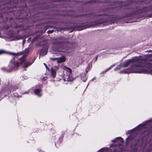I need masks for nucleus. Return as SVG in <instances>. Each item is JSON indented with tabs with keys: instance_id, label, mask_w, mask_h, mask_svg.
Segmentation results:
<instances>
[{
	"instance_id": "17",
	"label": "nucleus",
	"mask_w": 152,
	"mask_h": 152,
	"mask_svg": "<svg viewBox=\"0 0 152 152\" xmlns=\"http://www.w3.org/2000/svg\"><path fill=\"white\" fill-rule=\"evenodd\" d=\"M98 152H104V148L101 149Z\"/></svg>"
},
{
	"instance_id": "2",
	"label": "nucleus",
	"mask_w": 152,
	"mask_h": 152,
	"mask_svg": "<svg viewBox=\"0 0 152 152\" xmlns=\"http://www.w3.org/2000/svg\"><path fill=\"white\" fill-rule=\"evenodd\" d=\"M112 142L116 143L110 145V150L113 152H120L121 151L120 146L124 142V140L121 137H118L112 140Z\"/></svg>"
},
{
	"instance_id": "21",
	"label": "nucleus",
	"mask_w": 152,
	"mask_h": 152,
	"mask_svg": "<svg viewBox=\"0 0 152 152\" xmlns=\"http://www.w3.org/2000/svg\"><path fill=\"white\" fill-rule=\"evenodd\" d=\"M58 68H59L58 66H57V67H56V69H58Z\"/></svg>"
},
{
	"instance_id": "3",
	"label": "nucleus",
	"mask_w": 152,
	"mask_h": 152,
	"mask_svg": "<svg viewBox=\"0 0 152 152\" xmlns=\"http://www.w3.org/2000/svg\"><path fill=\"white\" fill-rule=\"evenodd\" d=\"M152 127V119L142 123L132 130L128 131L126 133L127 134L132 133L134 130L139 131L144 128H150Z\"/></svg>"
},
{
	"instance_id": "11",
	"label": "nucleus",
	"mask_w": 152,
	"mask_h": 152,
	"mask_svg": "<svg viewBox=\"0 0 152 152\" xmlns=\"http://www.w3.org/2000/svg\"><path fill=\"white\" fill-rule=\"evenodd\" d=\"M63 68L66 71L70 73L72 72V71L70 68L67 67L65 66H63Z\"/></svg>"
},
{
	"instance_id": "14",
	"label": "nucleus",
	"mask_w": 152,
	"mask_h": 152,
	"mask_svg": "<svg viewBox=\"0 0 152 152\" xmlns=\"http://www.w3.org/2000/svg\"><path fill=\"white\" fill-rule=\"evenodd\" d=\"M26 61V58L24 57H23L19 59V62L20 64H22Z\"/></svg>"
},
{
	"instance_id": "13",
	"label": "nucleus",
	"mask_w": 152,
	"mask_h": 152,
	"mask_svg": "<svg viewBox=\"0 0 152 152\" xmlns=\"http://www.w3.org/2000/svg\"><path fill=\"white\" fill-rule=\"evenodd\" d=\"M31 63L30 62H27L25 63L23 66V67L24 68L27 67L28 66L31 64Z\"/></svg>"
},
{
	"instance_id": "26",
	"label": "nucleus",
	"mask_w": 152,
	"mask_h": 152,
	"mask_svg": "<svg viewBox=\"0 0 152 152\" xmlns=\"http://www.w3.org/2000/svg\"><path fill=\"white\" fill-rule=\"evenodd\" d=\"M86 72H88V71L87 70H86Z\"/></svg>"
},
{
	"instance_id": "22",
	"label": "nucleus",
	"mask_w": 152,
	"mask_h": 152,
	"mask_svg": "<svg viewBox=\"0 0 152 152\" xmlns=\"http://www.w3.org/2000/svg\"><path fill=\"white\" fill-rule=\"evenodd\" d=\"M47 53V52H45V54L44 55H45V54H46Z\"/></svg>"
},
{
	"instance_id": "5",
	"label": "nucleus",
	"mask_w": 152,
	"mask_h": 152,
	"mask_svg": "<svg viewBox=\"0 0 152 152\" xmlns=\"http://www.w3.org/2000/svg\"><path fill=\"white\" fill-rule=\"evenodd\" d=\"M18 64L17 62H15L14 59L11 60L9 65V66L11 69H12L18 66Z\"/></svg>"
},
{
	"instance_id": "4",
	"label": "nucleus",
	"mask_w": 152,
	"mask_h": 152,
	"mask_svg": "<svg viewBox=\"0 0 152 152\" xmlns=\"http://www.w3.org/2000/svg\"><path fill=\"white\" fill-rule=\"evenodd\" d=\"M140 58H137V57H135L133 58L130 60H127L122 64V67H126L132 63L142 62L140 60Z\"/></svg>"
},
{
	"instance_id": "15",
	"label": "nucleus",
	"mask_w": 152,
	"mask_h": 152,
	"mask_svg": "<svg viewBox=\"0 0 152 152\" xmlns=\"http://www.w3.org/2000/svg\"><path fill=\"white\" fill-rule=\"evenodd\" d=\"M122 64H121V65H119L118 66L114 69L116 71V70H119L121 68V66H122Z\"/></svg>"
},
{
	"instance_id": "12",
	"label": "nucleus",
	"mask_w": 152,
	"mask_h": 152,
	"mask_svg": "<svg viewBox=\"0 0 152 152\" xmlns=\"http://www.w3.org/2000/svg\"><path fill=\"white\" fill-rule=\"evenodd\" d=\"M22 38L23 37L22 36L19 35H17L14 37V39L13 40H17L22 39Z\"/></svg>"
},
{
	"instance_id": "16",
	"label": "nucleus",
	"mask_w": 152,
	"mask_h": 152,
	"mask_svg": "<svg viewBox=\"0 0 152 152\" xmlns=\"http://www.w3.org/2000/svg\"><path fill=\"white\" fill-rule=\"evenodd\" d=\"M115 66V65H112L109 68L105 70V72H107L108 70L110 69L112 67L114 66Z\"/></svg>"
},
{
	"instance_id": "6",
	"label": "nucleus",
	"mask_w": 152,
	"mask_h": 152,
	"mask_svg": "<svg viewBox=\"0 0 152 152\" xmlns=\"http://www.w3.org/2000/svg\"><path fill=\"white\" fill-rule=\"evenodd\" d=\"M28 49H27L25 50L24 51V52H20L19 53H10V54L12 55H14L15 56H18L21 55L23 54H28Z\"/></svg>"
},
{
	"instance_id": "23",
	"label": "nucleus",
	"mask_w": 152,
	"mask_h": 152,
	"mask_svg": "<svg viewBox=\"0 0 152 152\" xmlns=\"http://www.w3.org/2000/svg\"><path fill=\"white\" fill-rule=\"evenodd\" d=\"M101 73L102 74H103V72H101Z\"/></svg>"
},
{
	"instance_id": "19",
	"label": "nucleus",
	"mask_w": 152,
	"mask_h": 152,
	"mask_svg": "<svg viewBox=\"0 0 152 152\" xmlns=\"http://www.w3.org/2000/svg\"><path fill=\"white\" fill-rule=\"evenodd\" d=\"M4 53V51L2 50H0V54H2Z\"/></svg>"
},
{
	"instance_id": "20",
	"label": "nucleus",
	"mask_w": 152,
	"mask_h": 152,
	"mask_svg": "<svg viewBox=\"0 0 152 152\" xmlns=\"http://www.w3.org/2000/svg\"><path fill=\"white\" fill-rule=\"evenodd\" d=\"M44 65L45 66V67H46V68L47 69H49L48 68V66H47V65H46L45 64V63H44Z\"/></svg>"
},
{
	"instance_id": "28",
	"label": "nucleus",
	"mask_w": 152,
	"mask_h": 152,
	"mask_svg": "<svg viewBox=\"0 0 152 152\" xmlns=\"http://www.w3.org/2000/svg\"><path fill=\"white\" fill-rule=\"evenodd\" d=\"M105 23H106V22H105Z\"/></svg>"
},
{
	"instance_id": "10",
	"label": "nucleus",
	"mask_w": 152,
	"mask_h": 152,
	"mask_svg": "<svg viewBox=\"0 0 152 152\" xmlns=\"http://www.w3.org/2000/svg\"><path fill=\"white\" fill-rule=\"evenodd\" d=\"M133 138V137L132 135H130L129 136L126 140V144H128L129 143V141L132 140Z\"/></svg>"
},
{
	"instance_id": "27",
	"label": "nucleus",
	"mask_w": 152,
	"mask_h": 152,
	"mask_svg": "<svg viewBox=\"0 0 152 152\" xmlns=\"http://www.w3.org/2000/svg\"><path fill=\"white\" fill-rule=\"evenodd\" d=\"M41 54H42V52H41Z\"/></svg>"
},
{
	"instance_id": "18",
	"label": "nucleus",
	"mask_w": 152,
	"mask_h": 152,
	"mask_svg": "<svg viewBox=\"0 0 152 152\" xmlns=\"http://www.w3.org/2000/svg\"><path fill=\"white\" fill-rule=\"evenodd\" d=\"M50 59L51 60H53V61H57V58H50Z\"/></svg>"
},
{
	"instance_id": "25",
	"label": "nucleus",
	"mask_w": 152,
	"mask_h": 152,
	"mask_svg": "<svg viewBox=\"0 0 152 152\" xmlns=\"http://www.w3.org/2000/svg\"><path fill=\"white\" fill-rule=\"evenodd\" d=\"M24 42H25L24 41V40H23V43H24Z\"/></svg>"
},
{
	"instance_id": "1",
	"label": "nucleus",
	"mask_w": 152,
	"mask_h": 152,
	"mask_svg": "<svg viewBox=\"0 0 152 152\" xmlns=\"http://www.w3.org/2000/svg\"><path fill=\"white\" fill-rule=\"evenodd\" d=\"M137 58H140V60L142 62H134L130 68L123 69L120 71V73H140L152 74V62L146 63L142 60L141 56Z\"/></svg>"
},
{
	"instance_id": "9",
	"label": "nucleus",
	"mask_w": 152,
	"mask_h": 152,
	"mask_svg": "<svg viewBox=\"0 0 152 152\" xmlns=\"http://www.w3.org/2000/svg\"><path fill=\"white\" fill-rule=\"evenodd\" d=\"M56 72L53 69H51V76L53 77L54 78L56 77Z\"/></svg>"
},
{
	"instance_id": "7",
	"label": "nucleus",
	"mask_w": 152,
	"mask_h": 152,
	"mask_svg": "<svg viewBox=\"0 0 152 152\" xmlns=\"http://www.w3.org/2000/svg\"><path fill=\"white\" fill-rule=\"evenodd\" d=\"M65 57L63 56L62 57L57 58V62L58 63H61L64 62L66 61Z\"/></svg>"
},
{
	"instance_id": "8",
	"label": "nucleus",
	"mask_w": 152,
	"mask_h": 152,
	"mask_svg": "<svg viewBox=\"0 0 152 152\" xmlns=\"http://www.w3.org/2000/svg\"><path fill=\"white\" fill-rule=\"evenodd\" d=\"M41 90L39 89H36L34 90V92L35 94L39 96H42V94L41 93Z\"/></svg>"
},
{
	"instance_id": "24",
	"label": "nucleus",
	"mask_w": 152,
	"mask_h": 152,
	"mask_svg": "<svg viewBox=\"0 0 152 152\" xmlns=\"http://www.w3.org/2000/svg\"><path fill=\"white\" fill-rule=\"evenodd\" d=\"M51 31V32H50V33H51V32H52V31Z\"/></svg>"
}]
</instances>
